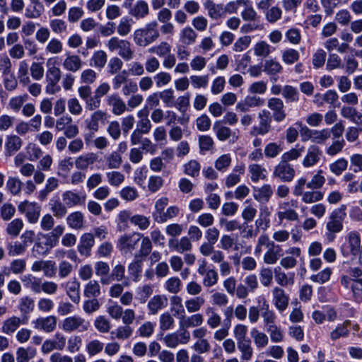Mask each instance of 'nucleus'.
I'll return each instance as SVG.
<instances>
[{"mask_svg":"<svg viewBox=\"0 0 362 362\" xmlns=\"http://www.w3.org/2000/svg\"><path fill=\"white\" fill-rule=\"evenodd\" d=\"M40 236H41L40 234L32 247V254L35 257L48 255L50 250L56 246L48 238H42L45 240H42Z\"/></svg>","mask_w":362,"mask_h":362,"instance_id":"ddd939ff","label":"nucleus"},{"mask_svg":"<svg viewBox=\"0 0 362 362\" xmlns=\"http://www.w3.org/2000/svg\"><path fill=\"white\" fill-rule=\"evenodd\" d=\"M170 311L173 315L178 319V320L185 314V310L182 305V298L177 295L171 296L170 299Z\"/></svg>","mask_w":362,"mask_h":362,"instance_id":"e433bc0d","label":"nucleus"},{"mask_svg":"<svg viewBox=\"0 0 362 362\" xmlns=\"http://www.w3.org/2000/svg\"><path fill=\"white\" fill-rule=\"evenodd\" d=\"M22 146L23 141L18 135H7L4 144L5 156H13L21 148Z\"/></svg>","mask_w":362,"mask_h":362,"instance_id":"aec40b11","label":"nucleus"},{"mask_svg":"<svg viewBox=\"0 0 362 362\" xmlns=\"http://www.w3.org/2000/svg\"><path fill=\"white\" fill-rule=\"evenodd\" d=\"M168 247L170 250L178 253L189 252L192 248L190 239L187 237H182L180 240L171 238L168 241Z\"/></svg>","mask_w":362,"mask_h":362,"instance_id":"412c9836","label":"nucleus"},{"mask_svg":"<svg viewBox=\"0 0 362 362\" xmlns=\"http://www.w3.org/2000/svg\"><path fill=\"white\" fill-rule=\"evenodd\" d=\"M97 160V156L93 153H88L78 156L75 160L76 168L85 170Z\"/></svg>","mask_w":362,"mask_h":362,"instance_id":"37998d69","label":"nucleus"},{"mask_svg":"<svg viewBox=\"0 0 362 362\" xmlns=\"http://www.w3.org/2000/svg\"><path fill=\"white\" fill-rule=\"evenodd\" d=\"M197 37V33L189 26L185 27L180 33V42L186 45L194 44Z\"/></svg>","mask_w":362,"mask_h":362,"instance_id":"49530a36","label":"nucleus"},{"mask_svg":"<svg viewBox=\"0 0 362 362\" xmlns=\"http://www.w3.org/2000/svg\"><path fill=\"white\" fill-rule=\"evenodd\" d=\"M125 266L118 262L115 265L108 278L102 279V285H109L112 281H122L125 277Z\"/></svg>","mask_w":362,"mask_h":362,"instance_id":"393cba45","label":"nucleus"},{"mask_svg":"<svg viewBox=\"0 0 362 362\" xmlns=\"http://www.w3.org/2000/svg\"><path fill=\"white\" fill-rule=\"evenodd\" d=\"M89 327V322L80 316L74 315L65 318L62 325V328L66 332L78 331L86 332Z\"/></svg>","mask_w":362,"mask_h":362,"instance_id":"6e6552de","label":"nucleus"},{"mask_svg":"<svg viewBox=\"0 0 362 362\" xmlns=\"http://www.w3.org/2000/svg\"><path fill=\"white\" fill-rule=\"evenodd\" d=\"M101 295L100 286L98 281L90 280L85 286L83 296L88 298H98Z\"/></svg>","mask_w":362,"mask_h":362,"instance_id":"ea45409f","label":"nucleus"},{"mask_svg":"<svg viewBox=\"0 0 362 362\" xmlns=\"http://www.w3.org/2000/svg\"><path fill=\"white\" fill-rule=\"evenodd\" d=\"M59 186V180L57 178L51 177L46 182L45 187L39 192L38 199L41 201L46 199L47 195L56 189Z\"/></svg>","mask_w":362,"mask_h":362,"instance_id":"09e8293b","label":"nucleus"},{"mask_svg":"<svg viewBox=\"0 0 362 362\" xmlns=\"http://www.w3.org/2000/svg\"><path fill=\"white\" fill-rule=\"evenodd\" d=\"M49 206L53 216L57 218H62L67 214L68 207L59 198L50 199Z\"/></svg>","mask_w":362,"mask_h":362,"instance_id":"f704fd0d","label":"nucleus"},{"mask_svg":"<svg viewBox=\"0 0 362 362\" xmlns=\"http://www.w3.org/2000/svg\"><path fill=\"white\" fill-rule=\"evenodd\" d=\"M133 329L127 325L117 327L115 330L110 332L111 339H117L119 340H126L132 337Z\"/></svg>","mask_w":362,"mask_h":362,"instance_id":"79ce46f5","label":"nucleus"},{"mask_svg":"<svg viewBox=\"0 0 362 362\" xmlns=\"http://www.w3.org/2000/svg\"><path fill=\"white\" fill-rule=\"evenodd\" d=\"M148 13V6L144 1H139L130 11V14L137 18H144Z\"/></svg>","mask_w":362,"mask_h":362,"instance_id":"69168bd1","label":"nucleus"},{"mask_svg":"<svg viewBox=\"0 0 362 362\" xmlns=\"http://www.w3.org/2000/svg\"><path fill=\"white\" fill-rule=\"evenodd\" d=\"M169 200L167 197H162L158 199L155 203V210L152 214L155 221L159 223V216L162 218V215L165 212V209L168 204Z\"/></svg>","mask_w":362,"mask_h":362,"instance_id":"4d7b16f0","label":"nucleus"},{"mask_svg":"<svg viewBox=\"0 0 362 362\" xmlns=\"http://www.w3.org/2000/svg\"><path fill=\"white\" fill-rule=\"evenodd\" d=\"M159 36L158 23L154 21L146 24L144 28L136 30L134 40L136 45L145 47L155 42Z\"/></svg>","mask_w":362,"mask_h":362,"instance_id":"f257e3e1","label":"nucleus"},{"mask_svg":"<svg viewBox=\"0 0 362 362\" xmlns=\"http://www.w3.org/2000/svg\"><path fill=\"white\" fill-rule=\"evenodd\" d=\"M182 281L177 276L169 278L164 284V288L169 293L176 295L178 293L182 288Z\"/></svg>","mask_w":362,"mask_h":362,"instance_id":"5fc2aeb1","label":"nucleus"},{"mask_svg":"<svg viewBox=\"0 0 362 362\" xmlns=\"http://www.w3.org/2000/svg\"><path fill=\"white\" fill-rule=\"evenodd\" d=\"M95 245L94 235L91 233H83L79 239L77 250L81 256L90 257L91 250Z\"/></svg>","mask_w":362,"mask_h":362,"instance_id":"2eb2a0df","label":"nucleus"},{"mask_svg":"<svg viewBox=\"0 0 362 362\" xmlns=\"http://www.w3.org/2000/svg\"><path fill=\"white\" fill-rule=\"evenodd\" d=\"M272 303L276 310L282 313L287 309L289 305L290 297L284 289L280 286H275L272 291Z\"/></svg>","mask_w":362,"mask_h":362,"instance_id":"9b49d317","label":"nucleus"},{"mask_svg":"<svg viewBox=\"0 0 362 362\" xmlns=\"http://www.w3.org/2000/svg\"><path fill=\"white\" fill-rule=\"evenodd\" d=\"M62 65L65 70L71 72H76L82 68L83 62L79 56L69 54L64 59Z\"/></svg>","mask_w":362,"mask_h":362,"instance_id":"c85d7f7f","label":"nucleus"},{"mask_svg":"<svg viewBox=\"0 0 362 362\" xmlns=\"http://www.w3.org/2000/svg\"><path fill=\"white\" fill-rule=\"evenodd\" d=\"M24 286L30 289L35 293H40L41 292L42 279L37 278L32 274H25L21 277Z\"/></svg>","mask_w":362,"mask_h":362,"instance_id":"7c9ffc66","label":"nucleus"},{"mask_svg":"<svg viewBox=\"0 0 362 362\" xmlns=\"http://www.w3.org/2000/svg\"><path fill=\"white\" fill-rule=\"evenodd\" d=\"M37 354L36 349L32 346L18 347L16 350V361L17 362H29Z\"/></svg>","mask_w":362,"mask_h":362,"instance_id":"4c0bfd02","label":"nucleus"},{"mask_svg":"<svg viewBox=\"0 0 362 362\" xmlns=\"http://www.w3.org/2000/svg\"><path fill=\"white\" fill-rule=\"evenodd\" d=\"M247 327L239 324L235 327L234 336L237 341L238 348L243 353V357L245 359L249 356V339L247 337Z\"/></svg>","mask_w":362,"mask_h":362,"instance_id":"1a4fd4ad","label":"nucleus"},{"mask_svg":"<svg viewBox=\"0 0 362 362\" xmlns=\"http://www.w3.org/2000/svg\"><path fill=\"white\" fill-rule=\"evenodd\" d=\"M52 59H49L47 62V69L45 74V80L60 81L61 79V70L59 67L52 64Z\"/></svg>","mask_w":362,"mask_h":362,"instance_id":"052dcab7","label":"nucleus"},{"mask_svg":"<svg viewBox=\"0 0 362 362\" xmlns=\"http://www.w3.org/2000/svg\"><path fill=\"white\" fill-rule=\"evenodd\" d=\"M205 298L203 296H194L185 301L186 310L189 313H198L205 304Z\"/></svg>","mask_w":362,"mask_h":362,"instance_id":"c9c22d12","label":"nucleus"},{"mask_svg":"<svg viewBox=\"0 0 362 362\" xmlns=\"http://www.w3.org/2000/svg\"><path fill=\"white\" fill-rule=\"evenodd\" d=\"M274 279L278 285L281 287H286L288 285H293L294 283V274H290L288 276L283 272L281 267H277L274 269Z\"/></svg>","mask_w":362,"mask_h":362,"instance_id":"473e14b6","label":"nucleus"},{"mask_svg":"<svg viewBox=\"0 0 362 362\" xmlns=\"http://www.w3.org/2000/svg\"><path fill=\"white\" fill-rule=\"evenodd\" d=\"M141 238V234L139 233L122 235L118 238L117 247L123 254L132 253L137 247Z\"/></svg>","mask_w":362,"mask_h":362,"instance_id":"423d86ee","label":"nucleus"},{"mask_svg":"<svg viewBox=\"0 0 362 362\" xmlns=\"http://www.w3.org/2000/svg\"><path fill=\"white\" fill-rule=\"evenodd\" d=\"M57 319L54 315L40 317L33 322L34 327L45 332H52L57 327Z\"/></svg>","mask_w":362,"mask_h":362,"instance_id":"dca6fc26","label":"nucleus"},{"mask_svg":"<svg viewBox=\"0 0 362 362\" xmlns=\"http://www.w3.org/2000/svg\"><path fill=\"white\" fill-rule=\"evenodd\" d=\"M348 167V161L344 158H341L332 163L329 165V170L336 176L341 175Z\"/></svg>","mask_w":362,"mask_h":362,"instance_id":"6e6d98bb","label":"nucleus"},{"mask_svg":"<svg viewBox=\"0 0 362 362\" xmlns=\"http://www.w3.org/2000/svg\"><path fill=\"white\" fill-rule=\"evenodd\" d=\"M62 286L64 288L66 295L71 299V300L78 304L81 300L80 296V282L74 278L69 281L62 284Z\"/></svg>","mask_w":362,"mask_h":362,"instance_id":"f3484780","label":"nucleus"},{"mask_svg":"<svg viewBox=\"0 0 362 362\" xmlns=\"http://www.w3.org/2000/svg\"><path fill=\"white\" fill-rule=\"evenodd\" d=\"M270 113L265 110L259 112V126L254 127V132L257 134L264 135L270 129Z\"/></svg>","mask_w":362,"mask_h":362,"instance_id":"2f4dec72","label":"nucleus"},{"mask_svg":"<svg viewBox=\"0 0 362 362\" xmlns=\"http://www.w3.org/2000/svg\"><path fill=\"white\" fill-rule=\"evenodd\" d=\"M206 314L208 316L207 325L211 329L218 327L221 322V316L215 312L214 308L209 307L206 309Z\"/></svg>","mask_w":362,"mask_h":362,"instance_id":"e2e57ef3","label":"nucleus"},{"mask_svg":"<svg viewBox=\"0 0 362 362\" xmlns=\"http://www.w3.org/2000/svg\"><path fill=\"white\" fill-rule=\"evenodd\" d=\"M66 221L69 227L72 229L81 230L84 228V216L81 211H74L69 214L66 216Z\"/></svg>","mask_w":362,"mask_h":362,"instance_id":"c756f323","label":"nucleus"},{"mask_svg":"<svg viewBox=\"0 0 362 362\" xmlns=\"http://www.w3.org/2000/svg\"><path fill=\"white\" fill-rule=\"evenodd\" d=\"M23 226V221L21 218H15L8 223L6 228V233L12 237H17Z\"/></svg>","mask_w":362,"mask_h":362,"instance_id":"13d9d810","label":"nucleus"},{"mask_svg":"<svg viewBox=\"0 0 362 362\" xmlns=\"http://www.w3.org/2000/svg\"><path fill=\"white\" fill-rule=\"evenodd\" d=\"M107 47L110 52L117 51L118 54L125 61L131 60L134 56L131 43L117 37H111L107 42Z\"/></svg>","mask_w":362,"mask_h":362,"instance_id":"7ed1b4c3","label":"nucleus"},{"mask_svg":"<svg viewBox=\"0 0 362 362\" xmlns=\"http://www.w3.org/2000/svg\"><path fill=\"white\" fill-rule=\"evenodd\" d=\"M94 268L95 274L100 277V283L102 284V279H107L109 276L110 266L105 262L98 261L95 263Z\"/></svg>","mask_w":362,"mask_h":362,"instance_id":"774afa93","label":"nucleus"},{"mask_svg":"<svg viewBox=\"0 0 362 362\" xmlns=\"http://www.w3.org/2000/svg\"><path fill=\"white\" fill-rule=\"evenodd\" d=\"M128 272L134 281L139 280L142 272V260L139 259L137 255H135L134 261L129 264Z\"/></svg>","mask_w":362,"mask_h":362,"instance_id":"a19ab883","label":"nucleus"},{"mask_svg":"<svg viewBox=\"0 0 362 362\" xmlns=\"http://www.w3.org/2000/svg\"><path fill=\"white\" fill-rule=\"evenodd\" d=\"M105 112L101 110L95 111L89 119L86 120V127L92 133H95L99 129V122L105 119Z\"/></svg>","mask_w":362,"mask_h":362,"instance_id":"72a5a7b5","label":"nucleus"},{"mask_svg":"<svg viewBox=\"0 0 362 362\" xmlns=\"http://www.w3.org/2000/svg\"><path fill=\"white\" fill-rule=\"evenodd\" d=\"M282 96L287 102L296 103L299 100L300 94L296 87L286 85L282 89Z\"/></svg>","mask_w":362,"mask_h":362,"instance_id":"3c124183","label":"nucleus"},{"mask_svg":"<svg viewBox=\"0 0 362 362\" xmlns=\"http://www.w3.org/2000/svg\"><path fill=\"white\" fill-rule=\"evenodd\" d=\"M340 114L342 117L355 124L362 132V111H358L352 106H343L341 108Z\"/></svg>","mask_w":362,"mask_h":362,"instance_id":"4468645a","label":"nucleus"},{"mask_svg":"<svg viewBox=\"0 0 362 362\" xmlns=\"http://www.w3.org/2000/svg\"><path fill=\"white\" fill-rule=\"evenodd\" d=\"M6 250L10 257L23 255L26 249L19 241H11L6 244Z\"/></svg>","mask_w":362,"mask_h":362,"instance_id":"bf43d9fd","label":"nucleus"},{"mask_svg":"<svg viewBox=\"0 0 362 362\" xmlns=\"http://www.w3.org/2000/svg\"><path fill=\"white\" fill-rule=\"evenodd\" d=\"M104 344L98 339L88 341L86 345V351L89 356H94L102 352Z\"/></svg>","mask_w":362,"mask_h":362,"instance_id":"0e129e2a","label":"nucleus"},{"mask_svg":"<svg viewBox=\"0 0 362 362\" xmlns=\"http://www.w3.org/2000/svg\"><path fill=\"white\" fill-rule=\"evenodd\" d=\"M273 194V190L269 185H264L260 188H254L253 196L260 202H267Z\"/></svg>","mask_w":362,"mask_h":362,"instance_id":"c03bdc74","label":"nucleus"},{"mask_svg":"<svg viewBox=\"0 0 362 362\" xmlns=\"http://www.w3.org/2000/svg\"><path fill=\"white\" fill-rule=\"evenodd\" d=\"M268 107L273 111V118L277 122H282L286 118V112L284 110V102L278 98H272L268 100Z\"/></svg>","mask_w":362,"mask_h":362,"instance_id":"a211bd4d","label":"nucleus"},{"mask_svg":"<svg viewBox=\"0 0 362 362\" xmlns=\"http://www.w3.org/2000/svg\"><path fill=\"white\" fill-rule=\"evenodd\" d=\"M23 182L18 177H9L6 181V187L13 196L20 194Z\"/></svg>","mask_w":362,"mask_h":362,"instance_id":"864d4df0","label":"nucleus"},{"mask_svg":"<svg viewBox=\"0 0 362 362\" xmlns=\"http://www.w3.org/2000/svg\"><path fill=\"white\" fill-rule=\"evenodd\" d=\"M62 197L68 208L84 206L86 201V194L76 190H66L62 193Z\"/></svg>","mask_w":362,"mask_h":362,"instance_id":"9d476101","label":"nucleus"},{"mask_svg":"<svg viewBox=\"0 0 362 362\" xmlns=\"http://www.w3.org/2000/svg\"><path fill=\"white\" fill-rule=\"evenodd\" d=\"M184 173L185 175L191 176L192 177H197L199 176L201 165L195 160H191L188 163L183 165Z\"/></svg>","mask_w":362,"mask_h":362,"instance_id":"680f3d73","label":"nucleus"},{"mask_svg":"<svg viewBox=\"0 0 362 362\" xmlns=\"http://www.w3.org/2000/svg\"><path fill=\"white\" fill-rule=\"evenodd\" d=\"M322 154V151L319 146L316 145L310 146L303 160V165L309 168L316 165L320 161Z\"/></svg>","mask_w":362,"mask_h":362,"instance_id":"5701e85b","label":"nucleus"},{"mask_svg":"<svg viewBox=\"0 0 362 362\" xmlns=\"http://www.w3.org/2000/svg\"><path fill=\"white\" fill-rule=\"evenodd\" d=\"M305 151V147L299 144L296 145L295 148L281 155V160L288 163L289 161L297 160Z\"/></svg>","mask_w":362,"mask_h":362,"instance_id":"de8ad7c7","label":"nucleus"},{"mask_svg":"<svg viewBox=\"0 0 362 362\" xmlns=\"http://www.w3.org/2000/svg\"><path fill=\"white\" fill-rule=\"evenodd\" d=\"M168 303V298L165 296L156 295L150 299L148 303V309L149 314L156 315L162 308H165Z\"/></svg>","mask_w":362,"mask_h":362,"instance_id":"cd10ccee","label":"nucleus"},{"mask_svg":"<svg viewBox=\"0 0 362 362\" xmlns=\"http://www.w3.org/2000/svg\"><path fill=\"white\" fill-rule=\"evenodd\" d=\"M18 211L24 214L30 223H36L40 216L41 206L35 202L28 200L21 202L18 205Z\"/></svg>","mask_w":362,"mask_h":362,"instance_id":"39448f33","label":"nucleus"},{"mask_svg":"<svg viewBox=\"0 0 362 362\" xmlns=\"http://www.w3.org/2000/svg\"><path fill=\"white\" fill-rule=\"evenodd\" d=\"M255 303L256 305L250 307V322H255L258 320L260 311L269 308L265 297L262 295L255 298Z\"/></svg>","mask_w":362,"mask_h":362,"instance_id":"bb28decb","label":"nucleus"},{"mask_svg":"<svg viewBox=\"0 0 362 362\" xmlns=\"http://www.w3.org/2000/svg\"><path fill=\"white\" fill-rule=\"evenodd\" d=\"M298 206V202L296 199H291L281 202L279 204L277 216L280 222L283 220L296 221L298 220V214L296 209Z\"/></svg>","mask_w":362,"mask_h":362,"instance_id":"20e7f679","label":"nucleus"},{"mask_svg":"<svg viewBox=\"0 0 362 362\" xmlns=\"http://www.w3.org/2000/svg\"><path fill=\"white\" fill-rule=\"evenodd\" d=\"M107 60V56L105 51L98 50L95 52L90 59V66L98 69H103Z\"/></svg>","mask_w":362,"mask_h":362,"instance_id":"a18cd8bd","label":"nucleus"},{"mask_svg":"<svg viewBox=\"0 0 362 362\" xmlns=\"http://www.w3.org/2000/svg\"><path fill=\"white\" fill-rule=\"evenodd\" d=\"M107 103L112 107V112L116 115H122L127 109L124 102L117 94L110 95Z\"/></svg>","mask_w":362,"mask_h":362,"instance_id":"58836bf2","label":"nucleus"},{"mask_svg":"<svg viewBox=\"0 0 362 362\" xmlns=\"http://www.w3.org/2000/svg\"><path fill=\"white\" fill-rule=\"evenodd\" d=\"M204 322V316L201 313H193L187 316L186 313L179 320L180 328L198 327Z\"/></svg>","mask_w":362,"mask_h":362,"instance_id":"4be33fe9","label":"nucleus"},{"mask_svg":"<svg viewBox=\"0 0 362 362\" xmlns=\"http://www.w3.org/2000/svg\"><path fill=\"white\" fill-rule=\"evenodd\" d=\"M350 324L349 320H346L341 324H339L336 328L330 332V338L333 341H336L341 337H346L349 335V330L348 325Z\"/></svg>","mask_w":362,"mask_h":362,"instance_id":"8fccbe9b","label":"nucleus"},{"mask_svg":"<svg viewBox=\"0 0 362 362\" xmlns=\"http://www.w3.org/2000/svg\"><path fill=\"white\" fill-rule=\"evenodd\" d=\"M260 244H267V252L265 253L264 260L265 263L273 264L276 262L279 257L281 256L282 249L279 245L270 241L268 236L262 235L259 237Z\"/></svg>","mask_w":362,"mask_h":362,"instance_id":"0eeeda50","label":"nucleus"},{"mask_svg":"<svg viewBox=\"0 0 362 362\" xmlns=\"http://www.w3.org/2000/svg\"><path fill=\"white\" fill-rule=\"evenodd\" d=\"M346 206L341 204L330 214L326 224V228L328 231L326 236L329 241H332L334 239L335 233H338L342 230L343 222L346 217Z\"/></svg>","mask_w":362,"mask_h":362,"instance_id":"f03ea898","label":"nucleus"},{"mask_svg":"<svg viewBox=\"0 0 362 362\" xmlns=\"http://www.w3.org/2000/svg\"><path fill=\"white\" fill-rule=\"evenodd\" d=\"M295 173V170L291 164L281 160L275 167L273 175L282 182H291L293 179Z\"/></svg>","mask_w":362,"mask_h":362,"instance_id":"f8f14e48","label":"nucleus"},{"mask_svg":"<svg viewBox=\"0 0 362 362\" xmlns=\"http://www.w3.org/2000/svg\"><path fill=\"white\" fill-rule=\"evenodd\" d=\"M25 322L21 317L13 315L3 321L1 330L7 335H12Z\"/></svg>","mask_w":362,"mask_h":362,"instance_id":"6ab92c4d","label":"nucleus"},{"mask_svg":"<svg viewBox=\"0 0 362 362\" xmlns=\"http://www.w3.org/2000/svg\"><path fill=\"white\" fill-rule=\"evenodd\" d=\"M347 241L349 250L345 252L342 249V252L344 255H348L349 253L352 255H357L361 250V237L358 232L354 230L351 231L347 235Z\"/></svg>","mask_w":362,"mask_h":362,"instance_id":"b1692460","label":"nucleus"},{"mask_svg":"<svg viewBox=\"0 0 362 362\" xmlns=\"http://www.w3.org/2000/svg\"><path fill=\"white\" fill-rule=\"evenodd\" d=\"M34 307V300L31 297L25 296L20 298L18 308L22 314H30L33 311Z\"/></svg>","mask_w":362,"mask_h":362,"instance_id":"603ef678","label":"nucleus"},{"mask_svg":"<svg viewBox=\"0 0 362 362\" xmlns=\"http://www.w3.org/2000/svg\"><path fill=\"white\" fill-rule=\"evenodd\" d=\"M283 68L281 64L274 59L266 60L264 64V71L269 75H276L281 73Z\"/></svg>","mask_w":362,"mask_h":362,"instance_id":"338daca9","label":"nucleus"},{"mask_svg":"<svg viewBox=\"0 0 362 362\" xmlns=\"http://www.w3.org/2000/svg\"><path fill=\"white\" fill-rule=\"evenodd\" d=\"M204 6L207 10L209 16L214 20L221 18L226 15V9L223 5L216 4L212 0H206Z\"/></svg>","mask_w":362,"mask_h":362,"instance_id":"a878e982","label":"nucleus"}]
</instances>
